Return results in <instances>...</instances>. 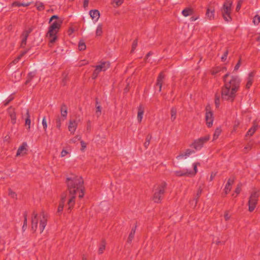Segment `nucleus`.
Listing matches in <instances>:
<instances>
[{"mask_svg":"<svg viewBox=\"0 0 260 260\" xmlns=\"http://www.w3.org/2000/svg\"><path fill=\"white\" fill-rule=\"evenodd\" d=\"M67 184L69 191L68 204L71 209L74 205L76 197L82 198L84 196L83 180L80 176L72 175L67 178Z\"/></svg>","mask_w":260,"mask_h":260,"instance_id":"nucleus-1","label":"nucleus"},{"mask_svg":"<svg viewBox=\"0 0 260 260\" xmlns=\"http://www.w3.org/2000/svg\"><path fill=\"white\" fill-rule=\"evenodd\" d=\"M223 79L224 86L222 90V99L232 101L235 97L236 93L239 89L240 79L238 76L230 77L228 74L224 75Z\"/></svg>","mask_w":260,"mask_h":260,"instance_id":"nucleus-2","label":"nucleus"},{"mask_svg":"<svg viewBox=\"0 0 260 260\" xmlns=\"http://www.w3.org/2000/svg\"><path fill=\"white\" fill-rule=\"evenodd\" d=\"M47 221V215L44 213H41L40 215L34 212L31 217V229L33 231H36L38 228V224L39 223V229L40 233L44 231Z\"/></svg>","mask_w":260,"mask_h":260,"instance_id":"nucleus-3","label":"nucleus"},{"mask_svg":"<svg viewBox=\"0 0 260 260\" xmlns=\"http://www.w3.org/2000/svg\"><path fill=\"white\" fill-rule=\"evenodd\" d=\"M232 4L233 1L232 0H226L221 9L223 18L226 22H229L232 20L231 13Z\"/></svg>","mask_w":260,"mask_h":260,"instance_id":"nucleus-4","label":"nucleus"},{"mask_svg":"<svg viewBox=\"0 0 260 260\" xmlns=\"http://www.w3.org/2000/svg\"><path fill=\"white\" fill-rule=\"evenodd\" d=\"M50 24L47 32H57L60 27L62 21L56 15H53L50 19Z\"/></svg>","mask_w":260,"mask_h":260,"instance_id":"nucleus-5","label":"nucleus"},{"mask_svg":"<svg viewBox=\"0 0 260 260\" xmlns=\"http://www.w3.org/2000/svg\"><path fill=\"white\" fill-rule=\"evenodd\" d=\"M109 66L110 63L109 62L104 61L101 62L95 67V69L92 75V78L93 79L96 78L100 72L105 71L109 68Z\"/></svg>","mask_w":260,"mask_h":260,"instance_id":"nucleus-6","label":"nucleus"},{"mask_svg":"<svg viewBox=\"0 0 260 260\" xmlns=\"http://www.w3.org/2000/svg\"><path fill=\"white\" fill-rule=\"evenodd\" d=\"M166 185L162 184L158 186L155 190L153 200L155 202H158L161 200L162 195L164 194Z\"/></svg>","mask_w":260,"mask_h":260,"instance_id":"nucleus-7","label":"nucleus"},{"mask_svg":"<svg viewBox=\"0 0 260 260\" xmlns=\"http://www.w3.org/2000/svg\"><path fill=\"white\" fill-rule=\"evenodd\" d=\"M205 119L207 126L211 127L213 125L214 117L210 106H207L206 108Z\"/></svg>","mask_w":260,"mask_h":260,"instance_id":"nucleus-8","label":"nucleus"},{"mask_svg":"<svg viewBox=\"0 0 260 260\" xmlns=\"http://www.w3.org/2000/svg\"><path fill=\"white\" fill-rule=\"evenodd\" d=\"M210 139V136H207L196 140L192 143V146L196 150H200L204 143Z\"/></svg>","mask_w":260,"mask_h":260,"instance_id":"nucleus-9","label":"nucleus"},{"mask_svg":"<svg viewBox=\"0 0 260 260\" xmlns=\"http://www.w3.org/2000/svg\"><path fill=\"white\" fill-rule=\"evenodd\" d=\"M258 197V194L256 191L252 192L251 194L249 200V210L250 212L254 210L257 203V199Z\"/></svg>","mask_w":260,"mask_h":260,"instance_id":"nucleus-10","label":"nucleus"},{"mask_svg":"<svg viewBox=\"0 0 260 260\" xmlns=\"http://www.w3.org/2000/svg\"><path fill=\"white\" fill-rule=\"evenodd\" d=\"M28 151V145L26 142H23L18 148L16 156H23Z\"/></svg>","mask_w":260,"mask_h":260,"instance_id":"nucleus-11","label":"nucleus"},{"mask_svg":"<svg viewBox=\"0 0 260 260\" xmlns=\"http://www.w3.org/2000/svg\"><path fill=\"white\" fill-rule=\"evenodd\" d=\"M194 151L190 149L186 150L185 151L182 152L180 154L176 156L178 160H183L186 159L190 155L194 153Z\"/></svg>","mask_w":260,"mask_h":260,"instance_id":"nucleus-12","label":"nucleus"},{"mask_svg":"<svg viewBox=\"0 0 260 260\" xmlns=\"http://www.w3.org/2000/svg\"><path fill=\"white\" fill-rule=\"evenodd\" d=\"M78 122L76 120H71L68 126L69 131L71 134H74L76 131Z\"/></svg>","mask_w":260,"mask_h":260,"instance_id":"nucleus-13","label":"nucleus"},{"mask_svg":"<svg viewBox=\"0 0 260 260\" xmlns=\"http://www.w3.org/2000/svg\"><path fill=\"white\" fill-rule=\"evenodd\" d=\"M89 15L92 19L95 21H98L100 17V12L97 10H92L89 11Z\"/></svg>","mask_w":260,"mask_h":260,"instance_id":"nucleus-14","label":"nucleus"},{"mask_svg":"<svg viewBox=\"0 0 260 260\" xmlns=\"http://www.w3.org/2000/svg\"><path fill=\"white\" fill-rule=\"evenodd\" d=\"M66 194H62L61 197L60 202L57 209V212H60L62 211L64 204L66 202Z\"/></svg>","mask_w":260,"mask_h":260,"instance_id":"nucleus-15","label":"nucleus"},{"mask_svg":"<svg viewBox=\"0 0 260 260\" xmlns=\"http://www.w3.org/2000/svg\"><path fill=\"white\" fill-rule=\"evenodd\" d=\"M254 75V74L253 72H251L248 74V76L247 78V83L246 85V87L247 88H250V87L252 85Z\"/></svg>","mask_w":260,"mask_h":260,"instance_id":"nucleus-16","label":"nucleus"},{"mask_svg":"<svg viewBox=\"0 0 260 260\" xmlns=\"http://www.w3.org/2000/svg\"><path fill=\"white\" fill-rule=\"evenodd\" d=\"M258 127V124L256 122H254L253 126L248 130L246 133V137L251 136L255 133Z\"/></svg>","mask_w":260,"mask_h":260,"instance_id":"nucleus-17","label":"nucleus"},{"mask_svg":"<svg viewBox=\"0 0 260 260\" xmlns=\"http://www.w3.org/2000/svg\"><path fill=\"white\" fill-rule=\"evenodd\" d=\"M234 181V180L233 178H230L229 179L224 188V191L226 194L228 193L231 190L232 185L233 184Z\"/></svg>","mask_w":260,"mask_h":260,"instance_id":"nucleus-18","label":"nucleus"},{"mask_svg":"<svg viewBox=\"0 0 260 260\" xmlns=\"http://www.w3.org/2000/svg\"><path fill=\"white\" fill-rule=\"evenodd\" d=\"M206 16L210 20L213 19L214 18V10L208 8L207 10Z\"/></svg>","mask_w":260,"mask_h":260,"instance_id":"nucleus-19","label":"nucleus"},{"mask_svg":"<svg viewBox=\"0 0 260 260\" xmlns=\"http://www.w3.org/2000/svg\"><path fill=\"white\" fill-rule=\"evenodd\" d=\"M144 114V108L142 106H140L138 108V117L137 119L139 122H141L143 116Z\"/></svg>","mask_w":260,"mask_h":260,"instance_id":"nucleus-20","label":"nucleus"},{"mask_svg":"<svg viewBox=\"0 0 260 260\" xmlns=\"http://www.w3.org/2000/svg\"><path fill=\"white\" fill-rule=\"evenodd\" d=\"M164 79V76L162 74H160L158 77L157 83L155 88L158 87V91H160L162 86V82Z\"/></svg>","mask_w":260,"mask_h":260,"instance_id":"nucleus-21","label":"nucleus"},{"mask_svg":"<svg viewBox=\"0 0 260 260\" xmlns=\"http://www.w3.org/2000/svg\"><path fill=\"white\" fill-rule=\"evenodd\" d=\"M50 43H53L57 39L56 34H47L46 36Z\"/></svg>","mask_w":260,"mask_h":260,"instance_id":"nucleus-22","label":"nucleus"},{"mask_svg":"<svg viewBox=\"0 0 260 260\" xmlns=\"http://www.w3.org/2000/svg\"><path fill=\"white\" fill-rule=\"evenodd\" d=\"M182 15L187 17L193 14V10L190 8H186L182 11Z\"/></svg>","mask_w":260,"mask_h":260,"instance_id":"nucleus-23","label":"nucleus"},{"mask_svg":"<svg viewBox=\"0 0 260 260\" xmlns=\"http://www.w3.org/2000/svg\"><path fill=\"white\" fill-rule=\"evenodd\" d=\"M200 164L199 163H197V162H196V163H193L192 164V166H193V170L192 171H187V173H188V176L189 175H195L198 170H197V166L198 165H199Z\"/></svg>","mask_w":260,"mask_h":260,"instance_id":"nucleus-24","label":"nucleus"},{"mask_svg":"<svg viewBox=\"0 0 260 260\" xmlns=\"http://www.w3.org/2000/svg\"><path fill=\"white\" fill-rule=\"evenodd\" d=\"M221 132H222V129L220 127H218L216 128V129H215V131L214 132V135H213V141H215L218 138V137L220 135V134H221Z\"/></svg>","mask_w":260,"mask_h":260,"instance_id":"nucleus-25","label":"nucleus"},{"mask_svg":"<svg viewBox=\"0 0 260 260\" xmlns=\"http://www.w3.org/2000/svg\"><path fill=\"white\" fill-rule=\"evenodd\" d=\"M61 115L62 117V120L63 121L67 115V108L65 106H62L61 108Z\"/></svg>","mask_w":260,"mask_h":260,"instance_id":"nucleus-26","label":"nucleus"},{"mask_svg":"<svg viewBox=\"0 0 260 260\" xmlns=\"http://www.w3.org/2000/svg\"><path fill=\"white\" fill-rule=\"evenodd\" d=\"M106 243L105 240H103L101 242V243L100 245L99 248V253L100 254L103 253L104 252L105 247H106Z\"/></svg>","mask_w":260,"mask_h":260,"instance_id":"nucleus-27","label":"nucleus"},{"mask_svg":"<svg viewBox=\"0 0 260 260\" xmlns=\"http://www.w3.org/2000/svg\"><path fill=\"white\" fill-rule=\"evenodd\" d=\"M26 115H27V118L25 119V124L26 126H28V129H30V124H31V120L30 119V115L29 114L28 111L27 110L26 111Z\"/></svg>","mask_w":260,"mask_h":260,"instance_id":"nucleus-28","label":"nucleus"},{"mask_svg":"<svg viewBox=\"0 0 260 260\" xmlns=\"http://www.w3.org/2000/svg\"><path fill=\"white\" fill-rule=\"evenodd\" d=\"M177 110L175 108H173L171 111V119L172 121L175 120L176 118Z\"/></svg>","mask_w":260,"mask_h":260,"instance_id":"nucleus-29","label":"nucleus"},{"mask_svg":"<svg viewBox=\"0 0 260 260\" xmlns=\"http://www.w3.org/2000/svg\"><path fill=\"white\" fill-rule=\"evenodd\" d=\"M186 173L187 171H177L175 172L176 175L177 176H188V173Z\"/></svg>","mask_w":260,"mask_h":260,"instance_id":"nucleus-30","label":"nucleus"},{"mask_svg":"<svg viewBox=\"0 0 260 260\" xmlns=\"http://www.w3.org/2000/svg\"><path fill=\"white\" fill-rule=\"evenodd\" d=\"M135 233V230L133 229L129 234L128 240H127L128 242L130 243L132 242V241L133 240V239L134 237Z\"/></svg>","mask_w":260,"mask_h":260,"instance_id":"nucleus-31","label":"nucleus"},{"mask_svg":"<svg viewBox=\"0 0 260 260\" xmlns=\"http://www.w3.org/2000/svg\"><path fill=\"white\" fill-rule=\"evenodd\" d=\"M252 22L254 25L258 24L260 22V16L258 15H256L253 17Z\"/></svg>","mask_w":260,"mask_h":260,"instance_id":"nucleus-32","label":"nucleus"},{"mask_svg":"<svg viewBox=\"0 0 260 260\" xmlns=\"http://www.w3.org/2000/svg\"><path fill=\"white\" fill-rule=\"evenodd\" d=\"M78 48L80 51L84 50L86 49V45L83 41H80L79 42Z\"/></svg>","mask_w":260,"mask_h":260,"instance_id":"nucleus-33","label":"nucleus"},{"mask_svg":"<svg viewBox=\"0 0 260 260\" xmlns=\"http://www.w3.org/2000/svg\"><path fill=\"white\" fill-rule=\"evenodd\" d=\"M29 5V3H18V2H14L13 3V6H18V7H20V6H23V7H27V6H28Z\"/></svg>","mask_w":260,"mask_h":260,"instance_id":"nucleus-34","label":"nucleus"},{"mask_svg":"<svg viewBox=\"0 0 260 260\" xmlns=\"http://www.w3.org/2000/svg\"><path fill=\"white\" fill-rule=\"evenodd\" d=\"M105 28L103 24L98 25L95 32H102L103 31H105Z\"/></svg>","mask_w":260,"mask_h":260,"instance_id":"nucleus-35","label":"nucleus"},{"mask_svg":"<svg viewBox=\"0 0 260 260\" xmlns=\"http://www.w3.org/2000/svg\"><path fill=\"white\" fill-rule=\"evenodd\" d=\"M240 123V121L239 120H236L235 121L234 126H233V129L232 133H234L236 131L237 128L239 125Z\"/></svg>","mask_w":260,"mask_h":260,"instance_id":"nucleus-36","label":"nucleus"},{"mask_svg":"<svg viewBox=\"0 0 260 260\" xmlns=\"http://www.w3.org/2000/svg\"><path fill=\"white\" fill-rule=\"evenodd\" d=\"M36 6L37 7L38 10L39 11H41L44 9V5L41 2H37L36 3Z\"/></svg>","mask_w":260,"mask_h":260,"instance_id":"nucleus-37","label":"nucleus"},{"mask_svg":"<svg viewBox=\"0 0 260 260\" xmlns=\"http://www.w3.org/2000/svg\"><path fill=\"white\" fill-rule=\"evenodd\" d=\"M241 191V185H238L235 191V193L233 194V196L236 197L240 192Z\"/></svg>","mask_w":260,"mask_h":260,"instance_id":"nucleus-38","label":"nucleus"},{"mask_svg":"<svg viewBox=\"0 0 260 260\" xmlns=\"http://www.w3.org/2000/svg\"><path fill=\"white\" fill-rule=\"evenodd\" d=\"M228 53H229V52L228 50H225L223 54L221 57V61H225L226 60Z\"/></svg>","mask_w":260,"mask_h":260,"instance_id":"nucleus-39","label":"nucleus"},{"mask_svg":"<svg viewBox=\"0 0 260 260\" xmlns=\"http://www.w3.org/2000/svg\"><path fill=\"white\" fill-rule=\"evenodd\" d=\"M42 125L45 131H46L47 128V123L45 117H44L42 120Z\"/></svg>","mask_w":260,"mask_h":260,"instance_id":"nucleus-40","label":"nucleus"},{"mask_svg":"<svg viewBox=\"0 0 260 260\" xmlns=\"http://www.w3.org/2000/svg\"><path fill=\"white\" fill-rule=\"evenodd\" d=\"M101 108L100 106H98L96 107L95 114L98 117L100 116L101 114Z\"/></svg>","mask_w":260,"mask_h":260,"instance_id":"nucleus-41","label":"nucleus"},{"mask_svg":"<svg viewBox=\"0 0 260 260\" xmlns=\"http://www.w3.org/2000/svg\"><path fill=\"white\" fill-rule=\"evenodd\" d=\"M70 153L69 151H67V150L63 149L62 151L61 152V157H63L66 156H67L68 154Z\"/></svg>","mask_w":260,"mask_h":260,"instance_id":"nucleus-42","label":"nucleus"},{"mask_svg":"<svg viewBox=\"0 0 260 260\" xmlns=\"http://www.w3.org/2000/svg\"><path fill=\"white\" fill-rule=\"evenodd\" d=\"M241 65V59H240L234 68V71H237L240 67Z\"/></svg>","mask_w":260,"mask_h":260,"instance_id":"nucleus-43","label":"nucleus"},{"mask_svg":"<svg viewBox=\"0 0 260 260\" xmlns=\"http://www.w3.org/2000/svg\"><path fill=\"white\" fill-rule=\"evenodd\" d=\"M243 1V0H239L237 7L236 8V10L237 11H239V10L240 9Z\"/></svg>","mask_w":260,"mask_h":260,"instance_id":"nucleus-44","label":"nucleus"},{"mask_svg":"<svg viewBox=\"0 0 260 260\" xmlns=\"http://www.w3.org/2000/svg\"><path fill=\"white\" fill-rule=\"evenodd\" d=\"M113 3L116 5V6L117 7L120 5L122 3V0H113Z\"/></svg>","mask_w":260,"mask_h":260,"instance_id":"nucleus-45","label":"nucleus"},{"mask_svg":"<svg viewBox=\"0 0 260 260\" xmlns=\"http://www.w3.org/2000/svg\"><path fill=\"white\" fill-rule=\"evenodd\" d=\"M81 150L82 151H84V149L86 148V143L85 142H84V141H81Z\"/></svg>","mask_w":260,"mask_h":260,"instance_id":"nucleus-46","label":"nucleus"},{"mask_svg":"<svg viewBox=\"0 0 260 260\" xmlns=\"http://www.w3.org/2000/svg\"><path fill=\"white\" fill-rule=\"evenodd\" d=\"M80 137L79 136H77V137L71 139L70 142L74 143L78 140H80Z\"/></svg>","mask_w":260,"mask_h":260,"instance_id":"nucleus-47","label":"nucleus"},{"mask_svg":"<svg viewBox=\"0 0 260 260\" xmlns=\"http://www.w3.org/2000/svg\"><path fill=\"white\" fill-rule=\"evenodd\" d=\"M224 219L225 220H228L230 219V218L231 217V215L229 214V213L228 212H226L224 213Z\"/></svg>","mask_w":260,"mask_h":260,"instance_id":"nucleus-48","label":"nucleus"},{"mask_svg":"<svg viewBox=\"0 0 260 260\" xmlns=\"http://www.w3.org/2000/svg\"><path fill=\"white\" fill-rule=\"evenodd\" d=\"M10 116H11V118L12 122L13 123H15V121H16V116H15V114H11L10 115Z\"/></svg>","mask_w":260,"mask_h":260,"instance_id":"nucleus-49","label":"nucleus"},{"mask_svg":"<svg viewBox=\"0 0 260 260\" xmlns=\"http://www.w3.org/2000/svg\"><path fill=\"white\" fill-rule=\"evenodd\" d=\"M150 140V138L147 137L146 138V141L144 143V146L145 147H147L149 145Z\"/></svg>","mask_w":260,"mask_h":260,"instance_id":"nucleus-50","label":"nucleus"},{"mask_svg":"<svg viewBox=\"0 0 260 260\" xmlns=\"http://www.w3.org/2000/svg\"><path fill=\"white\" fill-rule=\"evenodd\" d=\"M137 46V41H135L133 43V46H132V52H134V50L135 49V48H136Z\"/></svg>","mask_w":260,"mask_h":260,"instance_id":"nucleus-51","label":"nucleus"},{"mask_svg":"<svg viewBox=\"0 0 260 260\" xmlns=\"http://www.w3.org/2000/svg\"><path fill=\"white\" fill-rule=\"evenodd\" d=\"M35 75V73H34V72H31L28 75V79H27V81H26V83H28V82H29V80L30 78H31L32 77H33Z\"/></svg>","mask_w":260,"mask_h":260,"instance_id":"nucleus-52","label":"nucleus"},{"mask_svg":"<svg viewBox=\"0 0 260 260\" xmlns=\"http://www.w3.org/2000/svg\"><path fill=\"white\" fill-rule=\"evenodd\" d=\"M9 195L13 198H14L16 196L15 193L14 192H13V191H12L11 190H9Z\"/></svg>","mask_w":260,"mask_h":260,"instance_id":"nucleus-53","label":"nucleus"},{"mask_svg":"<svg viewBox=\"0 0 260 260\" xmlns=\"http://www.w3.org/2000/svg\"><path fill=\"white\" fill-rule=\"evenodd\" d=\"M27 37V36L26 34H25V35L24 36V37H23V38L22 39V40L21 46H23L24 44H25V42H26Z\"/></svg>","mask_w":260,"mask_h":260,"instance_id":"nucleus-54","label":"nucleus"},{"mask_svg":"<svg viewBox=\"0 0 260 260\" xmlns=\"http://www.w3.org/2000/svg\"><path fill=\"white\" fill-rule=\"evenodd\" d=\"M61 121L62 119H61L60 118H59L57 120V127L58 128H60V126H61Z\"/></svg>","mask_w":260,"mask_h":260,"instance_id":"nucleus-55","label":"nucleus"},{"mask_svg":"<svg viewBox=\"0 0 260 260\" xmlns=\"http://www.w3.org/2000/svg\"><path fill=\"white\" fill-rule=\"evenodd\" d=\"M215 104L216 107H218L219 106V99L218 98H216L215 100Z\"/></svg>","mask_w":260,"mask_h":260,"instance_id":"nucleus-56","label":"nucleus"},{"mask_svg":"<svg viewBox=\"0 0 260 260\" xmlns=\"http://www.w3.org/2000/svg\"><path fill=\"white\" fill-rule=\"evenodd\" d=\"M88 2H89V0H84L83 6L84 8H86L88 6Z\"/></svg>","mask_w":260,"mask_h":260,"instance_id":"nucleus-57","label":"nucleus"},{"mask_svg":"<svg viewBox=\"0 0 260 260\" xmlns=\"http://www.w3.org/2000/svg\"><path fill=\"white\" fill-rule=\"evenodd\" d=\"M197 199L193 200L191 203H190L191 206H193V207H194L196 206V205L197 204Z\"/></svg>","mask_w":260,"mask_h":260,"instance_id":"nucleus-58","label":"nucleus"},{"mask_svg":"<svg viewBox=\"0 0 260 260\" xmlns=\"http://www.w3.org/2000/svg\"><path fill=\"white\" fill-rule=\"evenodd\" d=\"M26 223H27V219H26V218L25 217L24 224H23V227H22V229L23 230V231H24L25 230V229H26Z\"/></svg>","mask_w":260,"mask_h":260,"instance_id":"nucleus-59","label":"nucleus"},{"mask_svg":"<svg viewBox=\"0 0 260 260\" xmlns=\"http://www.w3.org/2000/svg\"><path fill=\"white\" fill-rule=\"evenodd\" d=\"M22 55L23 54H22L21 56H19L17 59L15 60L14 61L15 62H17Z\"/></svg>","mask_w":260,"mask_h":260,"instance_id":"nucleus-60","label":"nucleus"},{"mask_svg":"<svg viewBox=\"0 0 260 260\" xmlns=\"http://www.w3.org/2000/svg\"><path fill=\"white\" fill-rule=\"evenodd\" d=\"M215 175V174H212L211 175V179H212L214 177Z\"/></svg>","mask_w":260,"mask_h":260,"instance_id":"nucleus-61","label":"nucleus"},{"mask_svg":"<svg viewBox=\"0 0 260 260\" xmlns=\"http://www.w3.org/2000/svg\"><path fill=\"white\" fill-rule=\"evenodd\" d=\"M151 55V53L149 52V53H148V54L147 55V57L148 58V57Z\"/></svg>","mask_w":260,"mask_h":260,"instance_id":"nucleus-62","label":"nucleus"},{"mask_svg":"<svg viewBox=\"0 0 260 260\" xmlns=\"http://www.w3.org/2000/svg\"><path fill=\"white\" fill-rule=\"evenodd\" d=\"M82 260H86V258H85V257H83V258H82Z\"/></svg>","mask_w":260,"mask_h":260,"instance_id":"nucleus-63","label":"nucleus"}]
</instances>
